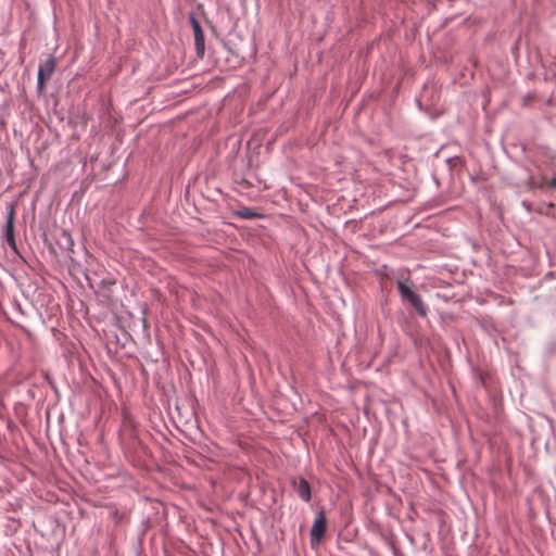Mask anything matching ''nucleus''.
Instances as JSON below:
<instances>
[{"label": "nucleus", "mask_w": 556, "mask_h": 556, "mask_svg": "<svg viewBox=\"0 0 556 556\" xmlns=\"http://www.w3.org/2000/svg\"><path fill=\"white\" fill-rule=\"evenodd\" d=\"M191 25H192L193 35H194V43H195L197 52L199 55H203L205 45H204V34H203L202 27H201L200 23L198 22V20H195L194 17H191Z\"/></svg>", "instance_id": "20e7f679"}, {"label": "nucleus", "mask_w": 556, "mask_h": 556, "mask_svg": "<svg viewBox=\"0 0 556 556\" xmlns=\"http://www.w3.org/2000/svg\"><path fill=\"white\" fill-rule=\"evenodd\" d=\"M397 290L404 301H407L416 312L425 317L427 315V306L422 302L421 298L412 289L407 280H397Z\"/></svg>", "instance_id": "f257e3e1"}, {"label": "nucleus", "mask_w": 556, "mask_h": 556, "mask_svg": "<svg viewBox=\"0 0 556 556\" xmlns=\"http://www.w3.org/2000/svg\"><path fill=\"white\" fill-rule=\"evenodd\" d=\"M326 529H327V519H326L324 511H320L316 516L313 527L311 529V542L313 545L319 544V542L321 541V539L325 535Z\"/></svg>", "instance_id": "f03ea898"}, {"label": "nucleus", "mask_w": 556, "mask_h": 556, "mask_svg": "<svg viewBox=\"0 0 556 556\" xmlns=\"http://www.w3.org/2000/svg\"><path fill=\"white\" fill-rule=\"evenodd\" d=\"M7 211H8V215H7V223H5V227H4V236H5L7 242L13 249H15V241H14V236H13V227H14L13 223H14V214H15L14 205L12 203H9L7 205Z\"/></svg>", "instance_id": "7ed1b4c3"}, {"label": "nucleus", "mask_w": 556, "mask_h": 556, "mask_svg": "<svg viewBox=\"0 0 556 556\" xmlns=\"http://www.w3.org/2000/svg\"><path fill=\"white\" fill-rule=\"evenodd\" d=\"M238 215L245 219H253L258 216L257 213H255L253 210H251L249 207H243L242 210H240L238 212Z\"/></svg>", "instance_id": "0eeeda50"}, {"label": "nucleus", "mask_w": 556, "mask_h": 556, "mask_svg": "<svg viewBox=\"0 0 556 556\" xmlns=\"http://www.w3.org/2000/svg\"><path fill=\"white\" fill-rule=\"evenodd\" d=\"M294 486H295V491L298 493V495L305 502H309L311 501V485L309 483L307 482V480L301 478L299 480V482H295L294 483Z\"/></svg>", "instance_id": "423d86ee"}, {"label": "nucleus", "mask_w": 556, "mask_h": 556, "mask_svg": "<svg viewBox=\"0 0 556 556\" xmlns=\"http://www.w3.org/2000/svg\"><path fill=\"white\" fill-rule=\"evenodd\" d=\"M55 68V59L54 58H48L47 61L39 67L38 74H37V80H38V87L40 88L41 85L46 79H48L51 74L54 72Z\"/></svg>", "instance_id": "39448f33"}, {"label": "nucleus", "mask_w": 556, "mask_h": 556, "mask_svg": "<svg viewBox=\"0 0 556 556\" xmlns=\"http://www.w3.org/2000/svg\"><path fill=\"white\" fill-rule=\"evenodd\" d=\"M548 187H551V188H556V178H553V179L548 182Z\"/></svg>", "instance_id": "6e6552de"}]
</instances>
